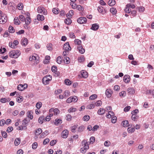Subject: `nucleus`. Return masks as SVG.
<instances>
[{
  "label": "nucleus",
  "mask_w": 154,
  "mask_h": 154,
  "mask_svg": "<svg viewBox=\"0 0 154 154\" xmlns=\"http://www.w3.org/2000/svg\"><path fill=\"white\" fill-rule=\"evenodd\" d=\"M110 11L114 15L116 13L117 11L115 8H112L110 9Z\"/></svg>",
  "instance_id": "f704fd0d"
},
{
  "label": "nucleus",
  "mask_w": 154,
  "mask_h": 154,
  "mask_svg": "<svg viewBox=\"0 0 154 154\" xmlns=\"http://www.w3.org/2000/svg\"><path fill=\"white\" fill-rule=\"evenodd\" d=\"M127 91L130 94H133L135 92L134 89L132 88H128L127 89Z\"/></svg>",
  "instance_id": "aec40b11"
},
{
  "label": "nucleus",
  "mask_w": 154,
  "mask_h": 154,
  "mask_svg": "<svg viewBox=\"0 0 154 154\" xmlns=\"http://www.w3.org/2000/svg\"><path fill=\"white\" fill-rule=\"evenodd\" d=\"M105 112V110L103 108L99 109L97 112V113L99 115H102L104 114Z\"/></svg>",
  "instance_id": "f8f14e48"
},
{
  "label": "nucleus",
  "mask_w": 154,
  "mask_h": 154,
  "mask_svg": "<svg viewBox=\"0 0 154 154\" xmlns=\"http://www.w3.org/2000/svg\"><path fill=\"white\" fill-rule=\"evenodd\" d=\"M63 61L66 64H68L70 61V59L68 57H65L64 58Z\"/></svg>",
  "instance_id": "4be33fe9"
},
{
  "label": "nucleus",
  "mask_w": 154,
  "mask_h": 154,
  "mask_svg": "<svg viewBox=\"0 0 154 154\" xmlns=\"http://www.w3.org/2000/svg\"><path fill=\"white\" fill-rule=\"evenodd\" d=\"M139 112V110L138 109H136L134 110L131 112V114L132 115H135L137 114Z\"/></svg>",
  "instance_id": "69168bd1"
},
{
  "label": "nucleus",
  "mask_w": 154,
  "mask_h": 154,
  "mask_svg": "<svg viewBox=\"0 0 154 154\" xmlns=\"http://www.w3.org/2000/svg\"><path fill=\"white\" fill-rule=\"evenodd\" d=\"M50 141L49 139L48 138L44 140L43 142V144L44 145L48 143H49Z\"/></svg>",
  "instance_id": "774afa93"
},
{
  "label": "nucleus",
  "mask_w": 154,
  "mask_h": 154,
  "mask_svg": "<svg viewBox=\"0 0 154 154\" xmlns=\"http://www.w3.org/2000/svg\"><path fill=\"white\" fill-rule=\"evenodd\" d=\"M17 89L20 91H22L24 90V87L23 86V85L22 84H20L18 85L17 87Z\"/></svg>",
  "instance_id": "393cba45"
},
{
  "label": "nucleus",
  "mask_w": 154,
  "mask_h": 154,
  "mask_svg": "<svg viewBox=\"0 0 154 154\" xmlns=\"http://www.w3.org/2000/svg\"><path fill=\"white\" fill-rule=\"evenodd\" d=\"M52 46V45L51 44H48L47 46V47L48 48V50L50 51H51L52 50L51 47Z\"/></svg>",
  "instance_id": "e2e57ef3"
},
{
  "label": "nucleus",
  "mask_w": 154,
  "mask_h": 154,
  "mask_svg": "<svg viewBox=\"0 0 154 154\" xmlns=\"http://www.w3.org/2000/svg\"><path fill=\"white\" fill-rule=\"evenodd\" d=\"M1 18H0V23H5L7 21V17L6 15L5 14H3L1 16Z\"/></svg>",
  "instance_id": "7ed1b4c3"
},
{
  "label": "nucleus",
  "mask_w": 154,
  "mask_h": 154,
  "mask_svg": "<svg viewBox=\"0 0 154 154\" xmlns=\"http://www.w3.org/2000/svg\"><path fill=\"white\" fill-rule=\"evenodd\" d=\"M64 82L67 85H70L71 84V82L68 79L65 80Z\"/></svg>",
  "instance_id": "37998d69"
},
{
  "label": "nucleus",
  "mask_w": 154,
  "mask_h": 154,
  "mask_svg": "<svg viewBox=\"0 0 154 154\" xmlns=\"http://www.w3.org/2000/svg\"><path fill=\"white\" fill-rule=\"evenodd\" d=\"M37 146H38L37 143L35 142H34L32 144V148L34 149H35L37 148Z\"/></svg>",
  "instance_id": "5fc2aeb1"
},
{
  "label": "nucleus",
  "mask_w": 154,
  "mask_h": 154,
  "mask_svg": "<svg viewBox=\"0 0 154 154\" xmlns=\"http://www.w3.org/2000/svg\"><path fill=\"white\" fill-rule=\"evenodd\" d=\"M64 22L66 24L69 25L71 23L72 21L70 17H67V18L65 19Z\"/></svg>",
  "instance_id": "f3484780"
},
{
  "label": "nucleus",
  "mask_w": 154,
  "mask_h": 154,
  "mask_svg": "<svg viewBox=\"0 0 154 154\" xmlns=\"http://www.w3.org/2000/svg\"><path fill=\"white\" fill-rule=\"evenodd\" d=\"M147 94H152L153 97H154V89L152 90H149L147 91Z\"/></svg>",
  "instance_id": "c9c22d12"
},
{
  "label": "nucleus",
  "mask_w": 154,
  "mask_h": 154,
  "mask_svg": "<svg viewBox=\"0 0 154 154\" xmlns=\"http://www.w3.org/2000/svg\"><path fill=\"white\" fill-rule=\"evenodd\" d=\"M0 101L2 103H5L8 102V99L6 98L1 99L0 100Z\"/></svg>",
  "instance_id": "3c124183"
},
{
  "label": "nucleus",
  "mask_w": 154,
  "mask_h": 154,
  "mask_svg": "<svg viewBox=\"0 0 154 154\" xmlns=\"http://www.w3.org/2000/svg\"><path fill=\"white\" fill-rule=\"evenodd\" d=\"M74 14L72 10H70L69 11V14H66L67 17H72V15Z\"/></svg>",
  "instance_id": "72a5a7b5"
},
{
  "label": "nucleus",
  "mask_w": 154,
  "mask_h": 154,
  "mask_svg": "<svg viewBox=\"0 0 154 154\" xmlns=\"http://www.w3.org/2000/svg\"><path fill=\"white\" fill-rule=\"evenodd\" d=\"M90 119V116L88 115H85L83 118V120L85 121H87Z\"/></svg>",
  "instance_id": "e433bc0d"
},
{
  "label": "nucleus",
  "mask_w": 154,
  "mask_h": 154,
  "mask_svg": "<svg viewBox=\"0 0 154 154\" xmlns=\"http://www.w3.org/2000/svg\"><path fill=\"white\" fill-rule=\"evenodd\" d=\"M85 60V57L83 56H81L78 58V60L79 62H81L84 61Z\"/></svg>",
  "instance_id": "c03bdc74"
},
{
  "label": "nucleus",
  "mask_w": 154,
  "mask_h": 154,
  "mask_svg": "<svg viewBox=\"0 0 154 154\" xmlns=\"http://www.w3.org/2000/svg\"><path fill=\"white\" fill-rule=\"evenodd\" d=\"M71 99V101L72 102H76L78 100L77 97L76 96H74L73 97H70Z\"/></svg>",
  "instance_id": "79ce46f5"
},
{
  "label": "nucleus",
  "mask_w": 154,
  "mask_h": 154,
  "mask_svg": "<svg viewBox=\"0 0 154 154\" xmlns=\"http://www.w3.org/2000/svg\"><path fill=\"white\" fill-rule=\"evenodd\" d=\"M99 27L98 24L97 23L93 24L92 25V26L91 28V29L94 31H96L97 30Z\"/></svg>",
  "instance_id": "0eeeda50"
},
{
  "label": "nucleus",
  "mask_w": 154,
  "mask_h": 154,
  "mask_svg": "<svg viewBox=\"0 0 154 154\" xmlns=\"http://www.w3.org/2000/svg\"><path fill=\"white\" fill-rule=\"evenodd\" d=\"M28 40L26 38H24L21 40L22 44L24 46H26L28 44Z\"/></svg>",
  "instance_id": "4468645a"
},
{
  "label": "nucleus",
  "mask_w": 154,
  "mask_h": 154,
  "mask_svg": "<svg viewBox=\"0 0 154 154\" xmlns=\"http://www.w3.org/2000/svg\"><path fill=\"white\" fill-rule=\"evenodd\" d=\"M63 60L62 57L61 56L58 57L56 59V61L58 64H60Z\"/></svg>",
  "instance_id": "b1692460"
},
{
  "label": "nucleus",
  "mask_w": 154,
  "mask_h": 154,
  "mask_svg": "<svg viewBox=\"0 0 154 154\" xmlns=\"http://www.w3.org/2000/svg\"><path fill=\"white\" fill-rule=\"evenodd\" d=\"M131 106H128L124 108V112H128L130 109Z\"/></svg>",
  "instance_id": "680f3d73"
},
{
  "label": "nucleus",
  "mask_w": 154,
  "mask_h": 154,
  "mask_svg": "<svg viewBox=\"0 0 154 154\" xmlns=\"http://www.w3.org/2000/svg\"><path fill=\"white\" fill-rule=\"evenodd\" d=\"M42 104L41 102H38L36 104V107L38 109H39L42 107Z\"/></svg>",
  "instance_id": "09e8293b"
},
{
  "label": "nucleus",
  "mask_w": 154,
  "mask_h": 154,
  "mask_svg": "<svg viewBox=\"0 0 154 154\" xmlns=\"http://www.w3.org/2000/svg\"><path fill=\"white\" fill-rule=\"evenodd\" d=\"M44 120V116H42L39 118L38 121L39 123L42 124Z\"/></svg>",
  "instance_id": "2f4dec72"
},
{
  "label": "nucleus",
  "mask_w": 154,
  "mask_h": 154,
  "mask_svg": "<svg viewBox=\"0 0 154 154\" xmlns=\"http://www.w3.org/2000/svg\"><path fill=\"white\" fill-rule=\"evenodd\" d=\"M42 130L41 129L39 128L35 131V135L37 136L39 135L42 132Z\"/></svg>",
  "instance_id": "cd10ccee"
},
{
  "label": "nucleus",
  "mask_w": 154,
  "mask_h": 154,
  "mask_svg": "<svg viewBox=\"0 0 154 154\" xmlns=\"http://www.w3.org/2000/svg\"><path fill=\"white\" fill-rule=\"evenodd\" d=\"M61 120L60 119H57L55 120V123L57 125H58V124L60 123H61Z\"/></svg>",
  "instance_id": "4d7b16f0"
},
{
  "label": "nucleus",
  "mask_w": 154,
  "mask_h": 154,
  "mask_svg": "<svg viewBox=\"0 0 154 154\" xmlns=\"http://www.w3.org/2000/svg\"><path fill=\"white\" fill-rule=\"evenodd\" d=\"M95 107V104H91L89 105L86 107V109H91Z\"/></svg>",
  "instance_id": "c756f323"
},
{
  "label": "nucleus",
  "mask_w": 154,
  "mask_h": 154,
  "mask_svg": "<svg viewBox=\"0 0 154 154\" xmlns=\"http://www.w3.org/2000/svg\"><path fill=\"white\" fill-rule=\"evenodd\" d=\"M123 80L125 83H129L130 81V76L128 75H125L123 77Z\"/></svg>",
  "instance_id": "20e7f679"
},
{
  "label": "nucleus",
  "mask_w": 154,
  "mask_h": 154,
  "mask_svg": "<svg viewBox=\"0 0 154 154\" xmlns=\"http://www.w3.org/2000/svg\"><path fill=\"white\" fill-rule=\"evenodd\" d=\"M82 143L84 144V146L83 148L84 150L86 151L89 148L88 144L85 140H83L82 141Z\"/></svg>",
  "instance_id": "9b49d317"
},
{
  "label": "nucleus",
  "mask_w": 154,
  "mask_h": 154,
  "mask_svg": "<svg viewBox=\"0 0 154 154\" xmlns=\"http://www.w3.org/2000/svg\"><path fill=\"white\" fill-rule=\"evenodd\" d=\"M87 19L84 17H80L77 20L78 22L81 24L85 23L87 22Z\"/></svg>",
  "instance_id": "f03ea898"
},
{
  "label": "nucleus",
  "mask_w": 154,
  "mask_h": 154,
  "mask_svg": "<svg viewBox=\"0 0 154 154\" xmlns=\"http://www.w3.org/2000/svg\"><path fill=\"white\" fill-rule=\"evenodd\" d=\"M24 21H25V23L26 24L29 25L31 22V20L29 17H27L26 19H25Z\"/></svg>",
  "instance_id": "a211bd4d"
},
{
  "label": "nucleus",
  "mask_w": 154,
  "mask_h": 154,
  "mask_svg": "<svg viewBox=\"0 0 154 154\" xmlns=\"http://www.w3.org/2000/svg\"><path fill=\"white\" fill-rule=\"evenodd\" d=\"M21 54L19 50H14L11 51L9 53V56L11 57L16 58H18Z\"/></svg>",
  "instance_id": "f257e3e1"
},
{
  "label": "nucleus",
  "mask_w": 154,
  "mask_h": 154,
  "mask_svg": "<svg viewBox=\"0 0 154 154\" xmlns=\"http://www.w3.org/2000/svg\"><path fill=\"white\" fill-rule=\"evenodd\" d=\"M57 70V67L56 66H53L52 67L51 70L52 72L55 73L56 72Z\"/></svg>",
  "instance_id": "6e6d98bb"
},
{
  "label": "nucleus",
  "mask_w": 154,
  "mask_h": 154,
  "mask_svg": "<svg viewBox=\"0 0 154 154\" xmlns=\"http://www.w3.org/2000/svg\"><path fill=\"white\" fill-rule=\"evenodd\" d=\"M126 95V92L124 91H122L119 93V95L121 97H125Z\"/></svg>",
  "instance_id": "4c0bfd02"
},
{
  "label": "nucleus",
  "mask_w": 154,
  "mask_h": 154,
  "mask_svg": "<svg viewBox=\"0 0 154 154\" xmlns=\"http://www.w3.org/2000/svg\"><path fill=\"white\" fill-rule=\"evenodd\" d=\"M69 94L70 92L68 90H66L64 91V97H67L69 95Z\"/></svg>",
  "instance_id": "49530a36"
},
{
  "label": "nucleus",
  "mask_w": 154,
  "mask_h": 154,
  "mask_svg": "<svg viewBox=\"0 0 154 154\" xmlns=\"http://www.w3.org/2000/svg\"><path fill=\"white\" fill-rule=\"evenodd\" d=\"M63 49L65 50L69 51L71 49V47H70L69 43L66 42L64 44L63 46Z\"/></svg>",
  "instance_id": "423d86ee"
},
{
  "label": "nucleus",
  "mask_w": 154,
  "mask_h": 154,
  "mask_svg": "<svg viewBox=\"0 0 154 154\" xmlns=\"http://www.w3.org/2000/svg\"><path fill=\"white\" fill-rule=\"evenodd\" d=\"M135 129L134 127L131 128L129 127L128 129V131L129 133H132L135 131Z\"/></svg>",
  "instance_id": "a19ab883"
},
{
  "label": "nucleus",
  "mask_w": 154,
  "mask_h": 154,
  "mask_svg": "<svg viewBox=\"0 0 154 154\" xmlns=\"http://www.w3.org/2000/svg\"><path fill=\"white\" fill-rule=\"evenodd\" d=\"M23 4L22 3H19L17 5V8L19 10H21L23 8Z\"/></svg>",
  "instance_id": "7c9ffc66"
},
{
  "label": "nucleus",
  "mask_w": 154,
  "mask_h": 154,
  "mask_svg": "<svg viewBox=\"0 0 154 154\" xmlns=\"http://www.w3.org/2000/svg\"><path fill=\"white\" fill-rule=\"evenodd\" d=\"M102 104V103L101 101L100 100H98L97 101L96 103H95V105L97 106H100Z\"/></svg>",
  "instance_id": "603ef678"
},
{
  "label": "nucleus",
  "mask_w": 154,
  "mask_h": 154,
  "mask_svg": "<svg viewBox=\"0 0 154 154\" xmlns=\"http://www.w3.org/2000/svg\"><path fill=\"white\" fill-rule=\"evenodd\" d=\"M37 17L38 20L39 21H43L44 20V17L42 15L39 14L37 15Z\"/></svg>",
  "instance_id": "dca6fc26"
},
{
  "label": "nucleus",
  "mask_w": 154,
  "mask_h": 154,
  "mask_svg": "<svg viewBox=\"0 0 154 154\" xmlns=\"http://www.w3.org/2000/svg\"><path fill=\"white\" fill-rule=\"evenodd\" d=\"M77 127V125H74L72 126L71 127V130L72 132H75V129H76Z\"/></svg>",
  "instance_id": "473e14b6"
},
{
  "label": "nucleus",
  "mask_w": 154,
  "mask_h": 154,
  "mask_svg": "<svg viewBox=\"0 0 154 154\" xmlns=\"http://www.w3.org/2000/svg\"><path fill=\"white\" fill-rule=\"evenodd\" d=\"M76 109L75 108H72L69 109L68 110L69 112H74L76 111Z\"/></svg>",
  "instance_id": "13d9d810"
},
{
  "label": "nucleus",
  "mask_w": 154,
  "mask_h": 154,
  "mask_svg": "<svg viewBox=\"0 0 154 154\" xmlns=\"http://www.w3.org/2000/svg\"><path fill=\"white\" fill-rule=\"evenodd\" d=\"M27 116L30 118L31 119H32L33 118V116L31 114L30 111H29L27 113Z\"/></svg>",
  "instance_id": "bf43d9fd"
},
{
  "label": "nucleus",
  "mask_w": 154,
  "mask_h": 154,
  "mask_svg": "<svg viewBox=\"0 0 154 154\" xmlns=\"http://www.w3.org/2000/svg\"><path fill=\"white\" fill-rule=\"evenodd\" d=\"M112 93V91L110 89H107L105 92V94L107 97H111Z\"/></svg>",
  "instance_id": "6e6552de"
},
{
  "label": "nucleus",
  "mask_w": 154,
  "mask_h": 154,
  "mask_svg": "<svg viewBox=\"0 0 154 154\" xmlns=\"http://www.w3.org/2000/svg\"><path fill=\"white\" fill-rule=\"evenodd\" d=\"M111 122L113 123H115L116 122L117 119V117L114 116L112 117Z\"/></svg>",
  "instance_id": "58836bf2"
},
{
  "label": "nucleus",
  "mask_w": 154,
  "mask_h": 154,
  "mask_svg": "<svg viewBox=\"0 0 154 154\" xmlns=\"http://www.w3.org/2000/svg\"><path fill=\"white\" fill-rule=\"evenodd\" d=\"M77 49L79 51V52L82 54H83L85 52V49L83 48V47L82 46H78L77 47Z\"/></svg>",
  "instance_id": "ddd939ff"
},
{
  "label": "nucleus",
  "mask_w": 154,
  "mask_h": 154,
  "mask_svg": "<svg viewBox=\"0 0 154 154\" xmlns=\"http://www.w3.org/2000/svg\"><path fill=\"white\" fill-rule=\"evenodd\" d=\"M9 32L13 33L14 32L15 29L13 27L11 26H10L9 27Z\"/></svg>",
  "instance_id": "ea45409f"
},
{
  "label": "nucleus",
  "mask_w": 154,
  "mask_h": 154,
  "mask_svg": "<svg viewBox=\"0 0 154 154\" xmlns=\"http://www.w3.org/2000/svg\"><path fill=\"white\" fill-rule=\"evenodd\" d=\"M20 142V140L19 138H17L15 140L14 144L15 146L18 145Z\"/></svg>",
  "instance_id": "bb28decb"
},
{
  "label": "nucleus",
  "mask_w": 154,
  "mask_h": 154,
  "mask_svg": "<svg viewBox=\"0 0 154 154\" xmlns=\"http://www.w3.org/2000/svg\"><path fill=\"white\" fill-rule=\"evenodd\" d=\"M124 11L125 13H129L131 11V10L127 5Z\"/></svg>",
  "instance_id": "412c9836"
},
{
  "label": "nucleus",
  "mask_w": 154,
  "mask_h": 154,
  "mask_svg": "<svg viewBox=\"0 0 154 154\" xmlns=\"http://www.w3.org/2000/svg\"><path fill=\"white\" fill-rule=\"evenodd\" d=\"M97 10L100 13H102L103 11V7L100 6H99L97 8Z\"/></svg>",
  "instance_id": "0e129e2a"
},
{
  "label": "nucleus",
  "mask_w": 154,
  "mask_h": 154,
  "mask_svg": "<svg viewBox=\"0 0 154 154\" xmlns=\"http://www.w3.org/2000/svg\"><path fill=\"white\" fill-rule=\"evenodd\" d=\"M97 97V95L96 94H92L91 95L89 99L90 100H94L96 99Z\"/></svg>",
  "instance_id": "a18cd8bd"
},
{
  "label": "nucleus",
  "mask_w": 154,
  "mask_h": 154,
  "mask_svg": "<svg viewBox=\"0 0 154 154\" xmlns=\"http://www.w3.org/2000/svg\"><path fill=\"white\" fill-rule=\"evenodd\" d=\"M108 4L110 6H112L116 4L115 0H109L108 2Z\"/></svg>",
  "instance_id": "5701e85b"
},
{
  "label": "nucleus",
  "mask_w": 154,
  "mask_h": 154,
  "mask_svg": "<svg viewBox=\"0 0 154 154\" xmlns=\"http://www.w3.org/2000/svg\"><path fill=\"white\" fill-rule=\"evenodd\" d=\"M50 81H51L48 79L46 76L44 77L42 79V82L45 85L48 84Z\"/></svg>",
  "instance_id": "9d476101"
},
{
  "label": "nucleus",
  "mask_w": 154,
  "mask_h": 154,
  "mask_svg": "<svg viewBox=\"0 0 154 154\" xmlns=\"http://www.w3.org/2000/svg\"><path fill=\"white\" fill-rule=\"evenodd\" d=\"M122 125L124 127H127L129 126V122L128 121L125 120L122 122Z\"/></svg>",
  "instance_id": "6ab92c4d"
},
{
  "label": "nucleus",
  "mask_w": 154,
  "mask_h": 154,
  "mask_svg": "<svg viewBox=\"0 0 154 154\" xmlns=\"http://www.w3.org/2000/svg\"><path fill=\"white\" fill-rule=\"evenodd\" d=\"M74 43L75 44L79 45V46H81L82 43L81 41L79 39H75L74 41Z\"/></svg>",
  "instance_id": "c85d7f7f"
},
{
  "label": "nucleus",
  "mask_w": 154,
  "mask_h": 154,
  "mask_svg": "<svg viewBox=\"0 0 154 154\" xmlns=\"http://www.w3.org/2000/svg\"><path fill=\"white\" fill-rule=\"evenodd\" d=\"M54 112L55 115H57V114H59L60 111L58 109L55 108L54 109Z\"/></svg>",
  "instance_id": "338daca9"
},
{
  "label": "nucleus",
  "mask_w": 154,
  "mask_h": 154,
  "mask_svg": "<svg viewBox=\"0 0 154 154\" xmlns=\"http://www.w3.org/2000/svg\"><path fill=\"white\" fill-rule=\"evenodd\" d=\"M14 24L17 25H19L20 23V21L17 17H15L14 18Z\"/></svg>",
  "instance_id": "a878e982"
},
{
  "label": "nucleus",
  "mask_w": 154,
  "mask_h": 154,
  "mask_svg": "<svg viewBox=\"0 0 154 154\" xmlns=\"http://www.w3.org/2000/svg\"><path fill=\"white\" fill-rule=\"evenodd\" d=\"M115 115V114L114 112L111 111H109L108 114L106 115V117L107 118H110L112 117Z\"/></svg>",
  "instance_id": "1a4fd4ad"
},
{
  "label": "nucleus",
  "mask_w": 154,
  "mask_h": 154,
  "mask_svg": "<svg viewBox=\"0 0 154 154\" xmlns=\"http://www.w3.org/2000/svg\"><path fill=\"white\" fill-rule=\"evenodd\" d=\"M44 10V8L42 7H38L37 9L38 12L39 13H42Z\"/></svg>",
  "instance_id": "de8ad7c7"
},
{
  "label": "nucleus",
  "mask_w": 154,
  "mask_h": 154,
  "mask_svg": "<svg viewBox=\"0 0 154 154\" xmlns=\"http://www.w3.org/2000/svg\"><path fill=\"white\" fill-rule=\"evenodd\" d=\"M110 144V143L108 140L106 141L104 143V145L106 147H108Z\"/></svg>",
  "instance_id": "864d4df0"
},
{
  "label": "nucleus",
  "mask_w": 154,
  "mask_h": 154,
  "mask_svg": "<svg viewBox=\"0 0 154 154\" xmlns=\"http://www.w3.org/2000/svg\"><path fill=\"white\" fill-rule=\"evenodd\" d=\"M99 126L98 125H96L93 128V131H97L99 128Z\"/></svg>",
  "instance_id": "052dcab7"
},
{
  "label": "nucleus",
  "mask_w": 154,
  "mask_h": 154,
  "mask_svg": "<svg viewBox=\"0 0 154 154\" xmlns=\"http://www.w3.org/2000/svg\"><path fill=\"white\" fill-rule=\"evenodd\" d=\"M69 131L66 129L64 130L62 133V137L64 138H66L68 135Z\"/></svg>",
  "instance_id": "39448f33"
},
{
  "label": "nucleus",
  "mask_w": 154,
  "mask_h": 154,
  "mask_svg": "<svg viewBox=\"0 0 154 154\" xmlns=\"http://www.w3.org/2000/svg\"><path fill=\"white\" fill-rule=\"evenodd\" d=\"M81 74L82 77L84 78H86L88 76V73L86 72L84 70H82L81 71Z\"/></svg>",
  "instance_id": "2eb2a0df"
},
{
  "label": "nucleus",
  "mask_w": 154,
  "mask_h": 154,
  "mask_svg": "<svg viewBox=\"0 0 154 154\" xmlns=\"http://www.w3.org/2000/svg\"><path fill=\"white\" fill-rule=\"evenodd\" d=\"M59 10L58 9L54 8L52 10L53 12L55 14H57L59 13Z\"/></svg>",
  "instance_id": "8fccbe9b"
}]
</instances>
